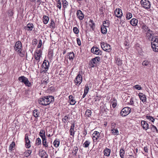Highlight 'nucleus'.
Listing matches in <instances>:
<instances>
[{"instance_id": "nucleus-14", "label": "nucleus", "mask_w": 158, "mask_h": 158, "mask_svg": "<svg viewBox=\"0 0 158 158\" xmlns=\"http://www.w3.org/2000/svg\"><path fill=\"white\" fill-rule=\"evenodd\" d=\"M34 27V26L32 23H28L24 27V28L26 31H31Z\"/></svg>"}, {"instance_id": "nucleus-53", "label": "nucleus", "mask_w": 158, "mask_h": 158, "mask_svg": "<svg viewBox=\"0 0 158 158\" xmlns=\"http://www.w3.org/2000/svg\"><path fill=\"white\" fill-rule=\"evenodd\" d=\"M73 31L76 34H78L79 33V30L76 27H74L73 28Z\"/></svg>"}, {"instance_id": "nucleus-10", "label": "nucleus", "mask_w": 158, "mask_h": 158, "mask_svg": "<svg viewBox=\"0 0 158 158\" xmlns=\"http://www.w3.org/2000/svg\"><path fill=\"white\" fill-rule=\"evenodd\" d=\"M36 53L35 57L38 63L40 60V57L42 55V51L41 49L36 50Z\"/></svg>"}, {"instance_id": "nucleus-32", "label": "nucleus", "mask_w": 158, "mask_h": 158, "mask_svg": "<svg viewBox=\"0 0 158 158\" xmlns=\"http://www.w3.org/2000/svg\"><path fill=\"white\" fill-rule=\"evenodd\" d=\"M151 43H158V36H156L153 37L151 40Z\"/></svg>"}, {"instance_id": "nucleus-62", "label": "nucleus", "mask_w": 158, "mask_h": 158, "mask_svg": "<svg viewBox=\"0 0 158 158\" xmlns=\"http://www.w3.org/2000/svg\"><path fill=\"white\" fill-rule=\"evenodd\" d=\"M130 104L134 106V102L132 98H131L130 99V102H129Z\"/></svg>"}, {"instance_id": "nucleus-57", "label": "nucleus", "mask_w": 158, "mask_h": 158, "mask_svg": "<svg viewBox=\"0 0 158 158\" xmlns=\"http://www.w3.org/2000/svg\"><path fill=\"white\" fill-rule=\"evenodd\" d=\"M42 45V41L41 40H39V44L38 45L37 48H40Z\"/></svg>"}, {"instance_id": "nucleus-18", "label": "nucleus", "mask_w": 158, "mask_h": 158, "mask_svg": "<svg viewBox=\"0 0 158 158\" xmlns=\"http://www.w3.org/2000/svg\"><path fill=\"white\" fill-rule=\"evenodd\" d=\"M139 96L140 100H141L143 103L145 102L146 100V98L145 94L142 93H139Z\"/></svg>"}, {"instance_id": "nucleus-38", "label": "nucleus", "mask_w": 158, "mask_h": 158, "mask_svg": "<svg viewBox=\"0 0 158 158\" xmlns=\"http://www.w3.org/2000/svg\"><path fill=\"white\" fill-rule=\"evenodd\" d=\"M31 150H28L26 151L24 153V156L26 157H28L31 153Z\"/></svg>"}, {"instance_id": "nucleus-20", "label": "nucleus", "mask_w": 158, "mask_h": 158, "mask_svg": "<svg viewBox=\"0 0 158 158\" xmlns=\"http://www.w3.org/2000/svg\"><path fill=\"white\" fill-rule=\"evenodd\" d=\"M108 27V25H102L101 27V32L104 34H106L107 32L106 27Z\"/></svg>"}, {"instance_id": "nucleus-1", "label": "nucleus", "mask_w": 158, "mask_h": 158, "mask_svg": "<svg viewBox=\"0 0 158 158\" xmlns=\"http://www.w3.org/2000/svg\"><path fill=\"white\" fill-rule=\"evenodd\" d=\"M54 101V98L53 96H48L40 98L39 100V103L43 106H47Z\"/></svg>"}, {"instance_id": "nucleus-50", "label": "nucleus", "mask_w": 158, "mask_h": 158, "mask_svg": "<svg viewBox=\"0 0 158 158\" xmlns=\"http://www.w3.org/2000/svg\"><path fill=\"white\" fill-rule=\"evenodd\" d=\"M122 60L119 59L117 58L116 60V63L118 65H121L122 64Z\"/></svg>"}, {"instance_id": "nucleus-61", "label": "nucleus", "mask_w": 158, "mask_h": 158, "mask_svg": "<svg viewBox=\"0 0 158 158\" xmlns=\"http://www.w3.org/2000/svg\"><path fill=\"white\" fill-rule=\"evenodd\" d=\"M115 126H116V124L115 123H112V124H111V128L112 129H114L115 127Z\"/></svg>"}, {"instance_id": "nucleus-16", "label": "nucleus", "mask_w": 158, "mask_h": 158, "mask_svg": "<svg viewBox=\"0 0 158 158\" xmlns=\"http://www.w3.org/2000/svg\"><path fill=\"white\" fill-rule=\"evenodd\" d=\"M152 48L154 51L158 52V43H151Z\"/></svg>"}, {"instance_id": "nucleus-25", "label": "nucleus", "mask_w": 158, "mask_h": 158, "mask_svg": "<svg viewBox=\"0 0 158 158\" xmlns=\"http://www.w3.org/2000/svg\"><path fill=\"white\" fill-rule=\"evenodd\" d=\"M110 152L111 150L110 149L108 148H106L103 152L104 155L107 156H110Z\"/></svg>"}, {"instance_id": "nucleus-64", "label": "nucleus", "mask_w": 158, "mask_h": 158, "mask_svg": "<svg viewBox=\"0 0 158 158\" xmlns=\"http://www.w3.org/2000/svg\"><path fill=\"white\" fill-rule=\"evenodd\" d=\"M29 140L28 139V135L27 134H26L25 135V140Z\"/></svg>"}, {"instance_id": "nucleus-49", "label": "nucleus", "mask_w": 158, "mask_h": 158, "mask_svg": "<svg viewBox=\"0 0 158 158\" xmlns=\"http://www.w3.org/2000/svg\"><path fill=\"white\" fill-rule=\"evenodd\" d=\"M149 62L148 60H145L142 62V64L143 66H147L149 64Z\"/></svg>"}, {"instance_id": "nucleus-9", "label": "nucleus", "mask_w": 158, "mask_h": 158, "mask_svg": "<svg viewBox=\"0 0 158 158\" xmlns=\"http://www.w3.org/2000/svg\"><path fill=\"white\" fill-rule=\"evenodd\" d=\"M100 57L99 56L96 57L90 60V63L91 64V66L94 67L95 64H97L100 62Z\"/></svg>"}, {"instance_id": "nucleus-60", "label": "nucleus", "mask_w": 158, "mask_h": 158, "mask_svg": "<svg viewBox=\"0 0 158 158\" xmlns=\"http://www.w3.org/2000/svg\"><path fill=\"white\" fill-rule=\"evenodd\" d=\"M82 133L83 135H84L83 137H85L87 134L86 130L85 129L83 131Z\"/></svg>"}, {"instance_id": "nucleus-45", "label": "nucleus", "mask_w": 158, "mask_h": 158, "mask_svg": "<svg viewBox=\"0 0 158 158\" xmlns=\"http://www.w3.org/2000/svg\"><path fill=\"white\" fill-rule=\"evenodd\" d=\"M120 156L122 158H123L124 156L125 153L123 149H121L120 150Z\"/></svg>"}, {"instance_id": "nucleus-12", "label": "nucleus", "mask_w": 158, "mask_h": 158, "mask_svg": "<svg viewBox=\"0 0 158 158\" xmlns=\"http://www.w3.org/2000/svg\"><path fill=\"white\" fill-rule=\"evenodd\" d=\"M100 137V133L97 131H94L92 134V138L94 141L95 140L96 141Z\"/></svg>"}, {"instance_id": "nucleus-28", "label": "nucleus", "mask_w": 158, "mask_h": 158, "mask_svg": "<svg viewBox=\"0 0 158 158\" xmlns=\"http://www.w3.org/2000/svg\"><path fill=\"white\" fill-rule=\"evenodd\" d=\"M43 20L44 23V24H47L49 20V17L46 15H44L43 17Z\"/></svg>"}, {"instance_id": "nucleus-2", "label": "nucleus", "mask_w": 158, "mask_h": 158, "mask_svg": "<svg viewBox=\"0 0 158 158\" xmlns=\"http://www.w3.org/2000/svg\"><path fill=\"white\" fill-rule=\"evenodd\" d=\"M14 50L19 53H21L22 49V45L20 41H17L14 48Z\"/></svg>"}, {"instance_id": "nucleus-43", "label": "nucleus", "mask_w": 158, "mask_h": 158, "mask_svg": "<svg viewBox=\"0 0 158 158\" xmlns=\"http://www.w3.org/2000/svg\"><path fill=\"white\" fill-rule=\"evenodd\" d=\"M25 146L27 148H29L31 147L30 141V140L25 141Z\"/></svg>"}, {"instance_id": "nucleus-22", "label": "nucleus", "mask_w": 158, "mask_h": 158, "mask_svg": "<svg viewBox=\"0 0 158 158\" xmlns=\"http://www.w3.org/2000/svg\"><path fill=\"white\" fill-rule=\"evenodd\" d=\"M89 23V25L90 27V29L93 30L95 27V24L94 21L92 19H90Z\"/></svg>"}, {"instance_id": "nucleus-30", "label": "nucleus", "mask_w": 158, "mask_h": 158, "mask_svg": "<svg viewBox=\"0 0 158 158\" xmlns=\"http://www.w3.org/2000/svg\"><path fill=\"white\" fill-rule=\"evenodd\" d=\"M33 115L35 117H37L40 114V112L38 110H35L33 112Z\"/></svg>"}, {"instance_id": "nucleus-34", "label": "nucleus", "mask_w": 158, "mask_h": 158, "mask_svg": "<svg viewBox=\"0 0 158 158\" xmlns=\"http://www.w3.org/2000/svg\"><path fill=\"white\" fill-rule=\"evenodd\" d=\"M112 134L114 135H118L119 134V132L117 129H114L111 130Z\"/></svg>"}, {"instance_id": "nucleus-3", "label": "nucleus", "mask_w": 158, "mask_h": 158, "mask_svg": "<svg viewBox=\"0 0 158 158\" xmlns=\"http://www.w3.org/2000/svg\"><path fill=\"white\" fill-rule=\"evenodd\" d=\"M101 47L102 49L106 52H110L111 51V48L110 46L106 43L102 42L101 44Z\"/></svg>"}, {"instance_id": "nucleus-24", "label": "nucleus", "mask_w": 158, "mask_h": 158, "mask_svg": "<svg viewBox=\"0 0 158 158\" xmlns=\"http://www.w3.org/2000/svg\"><path fill=\"white\" fill-rule=\"evenodd\" d=\"M39 135L41 137L42 139L46 138L45 136V131L44 130L41 129L40 130L39 132Z\"/></svg>"}, {"instance_id": "nucleus-23", "label": "nucleus", "mask_w": 158, "mask_h": 158, "mask_svg": "<svg viewBox=\"0 0 158 158\" xmlns=\"http://www.w3.org/2000/svg\"><path fill=\"white\" fill-rule=\"evenodd\" d=\"M39 155L41 158H47L48 156L46 152L44 151H42L39 153Z\"/></svg>"}, {"instance_id": "nucleus-52", "label": "nucleus", "mask_w": 158, "mask_h": 158, "mask_svg": "<svg viewBox=\"0 0 158 158\" xmlns=\"http://www.w3.org/2000/svg\"><path fill=\"white\" fill-rule=\"evenodd\" d=\"M132 17V14L130 13L127 14L126 18L127 19H129Z\"/></svg>"}, {"instance_id": "nucleus-47", "label": "nucleus", "mask_w": 158, "mask_h": 158, "mask_svg": "<svg viewBox=\"0 0 158 158\" xmlns=\"http://www.w3.org/2000/svg\"><path fill=\"white\" fill-rule=\"evenodd\" d=\"M63 6L64 8H65L67 7L68 5V2L66 0H64L62 1Z\"/></svg>"}, {"instance_id": "nucleus-56", "label": "nucleus", "mask_w": 158, "mask_h": 158, "mask_svg": "<svg viewBox=\"0 0 158 158\" xmlns=\"http://www.w3.org/2000/svg\"><path fill=\"white\" fill-rule=\"evenodd\" d=\"M151 32H150L149 31H148L147 32H145L146 34L147 35H150V36H152L153 34V33L152 32V31L151 30Z\"/></svg>"}, {"instance_id": "nucleus-36", "label": "nucleus", "mask_w": 158, "mask_h": 158, "mask_svg": "<svg viewBox=\"0 0 158 158\" xmlns=\"http://www.w3.org/2000/svg\"><path fill=\"white\" fill-rule=\"evenodd\" d=\"M91 111L89 110H87L85 112V115L87 117H90L91 116Z\"/></svg>"}, {"instance_id": "nucleus-7", "label": "nucleus", "mask_w": 158, "mask_h": 158, "mask_svg": "<svg viewBox=\"0 0 158 158\" xmlns=\"http://www.w3.org/2000/svg\"><path fill=\"white\" fill-rule=\"evenodd\" d=\"M91 52L97 55H101L102 54V52L98 47H93L91 49Z\"/></svg>"}, {"instance_id": "nucleus-40", "label": "nucleus", "mask_w": 158, "mask_h": 158, "mask_svg": "<svg viewBox=\"0 0 158 158\" xmlns=\"http://www.w3.org/2000/svg\"><path fill=\"white\" fill-rule=\"evenodd\" d=\"M53 51H49L48 53V57L50 59H52L53 56Z\"/></svg>"}, {"instance_id": "nucleus-42", "label": "nucleus", "mask_w": 158, "mask_h": 158, "mask_svg": "<svg viewBox=\"0 0 158 158\" xmlns=\"http://www.w3.org/2000/svg\"><path fill=\"white\" fill-rule=\"evenodd\" d=\"M78 148L77 146H75L73 148V151H74L73 155L74 156H76Z\"/></svg>"}, {"instance_id": "nucleus-51", "label": "nucleus", "mask_w": 158, "mask_h": 158, "mask_svg": "<svg viewBox=\"0 0 158 158\" xmlns=\"http://www.w3.org/2000/svg\"><path fill=\"white\" fill-rule=\"evenodd\" d=\"M89 88L88 87V85H85V89H84V93H85L87 94V93H88V91H89Z\"/></svg>"}, {"instance_id": "nucleus-35", "label": "nucleus", "mask_w": 158, "mask_h": 158, "mask_svg": "<svg viewBox=\"0 0 158 158\" xmlns=\"http://www.w3.org/2000/svg\"><path fill=\"white\" fill-rule=\"evenodd\" d=\"M90 142L88 140H86L83 144V147L84 148H88L90 144Z\"/></svg>"}, {"instance_id": "nucleus-21", "label": "nucleus", "mask_w": 158, "mask_h": 158, "mask_svg": "<svg viewBox=\"0 0 158 158\" xmlns=\"http://www.w3.org/2000/svg\"><path fill=\"white\" fill-rule=\"evenodd\" d=\"M149 128L151 130L152 132L158 133V130L156 127L153 124L151 125Z\"/></svg>"}, {"instance_id": "nucleus-63", "label": "nucleus", "mask_w": 158, "mask_h": 158, "mask_svg": "<svg viewBox=\"0 0 158 158\" xmlns=\"http://www.w3.org/2000/svg\"><path fill=\"white\" fill-rule=\"evenodd\" d=\"M13 13L12 11L11 10H9V15L11 16H13Z\"/></svg>"}, {"instance_id": "nucleus-41", "label": "nucleus", "mask_w": 158, "mask_h": 158, "mask_svg": "<svg viewBox=\"0 0 158 158\" xmlns=\"http://www.w3.org/2000/svg\"><path fill=\"white\" fill-rule=\"evenodd\" d=\"M51 22L50 24V27L54 29L55 28V24L52 20H51Z\"/></svg>"}, {"instance_id": "nucleus-31", "label": "nucleus", "mask_w": 158, "mask_h": 158, "mask_svg": "<svg viewBox=\"0 0 158 158\" xmlns=\"http://www.w3.org/2000/svg\"><path fill=\"white\" fill-rule=\"evenodd\" d=\"M60 144V140L59 139H56L53 142L54 146L57 148L59 147Z\"/></svg>"}, {"instance_id": "nucleus-59", "label": "nucleus", "mask_w": 158, "mask_h": 158, "mask_svg": "<svg viewBox=\"0 0 158 158\" xmlns=\"http://www.w3.org/2000/svg\"><path fill=\"white\" fill-rule=\"evenodd\" d=\"M117 105L116 103L115 102H112V105L113 108H115Z\"/></svg>"}, {"instance_id": "nucleus-17", "label": "nucleus", "mask_w": 158, "mask_h": 158, "mask_svg": "<svg viewBox=\"0 0 158 158\" xmlns=\"http://www.w3.org/2000/svg\"><path fill=\"white\" fill-rule=\"evenodd\" d=\"M77 17L80 20H82L83 19L84 17V15L81 10H78L77 13Z\"/></svg>"}, {"instance_id": "nucleus-27", "label": "nucleus", "mask_w": 158, "mask_h": 158, "mask_svg": "<svg viewBox=\"0 0 158 158\" xmlns=\"http://www.w3.org/2000/svg\"><path fill=\"white\" fill-rule=\"evenodd\" d=\"M68 56H69L68 58L70 60H73L74 57V54L73 52H71L68 53Z\"/></svg>"}, {"instance_id": "nucleus-46", "label": "nucleus", "mask_w": 158, "mask_h": 158, "mask_svg": "<svg viewBox=\"0 0 158 158\" xmlns=\"http://www.w3.org/2000/svg\"><path fill=\"white\" fill-rule=\"evenodd\" d=\"M41 141L40 138H38L36 139L35 143L37 145H39L41 144Z\"/></svg>"}, {"instance_id": "nucleus-19", "label": "nucleus", "mask_w": 158, "mask_h": 158, "mask_svg": "<svg viewBox=\"0 0 158 158\" xmlns=\"http://www.w3.org/2000/svg\"><path fill=\"white\" fill-rule=\"evenodd\" d=\"M74 124H72L71 126V128L69 131L70 135L71 136H72L73 137L74 136L75 132L74 130Z\"/></svg>"}, {"instance_id": "nucleus-4", "label": "nucleus", "mask_w": 158, "mask_h": 158, "mask_svg": "<svg viewBox=\"0 0 158 158\" xmlns=\"http://www.w3.org/2000/svg\"><path fill=\"white\" fill-rule=\"evenodd\" d=\"M139 24H140V27L142 29L143 32H145L148 31L151 32V30L142 21L140 20L139 21Z\"/></svg>"}, {"instance_id": "nucleus-55", "label": "nucleus", "mask_w": 158, "mask_h": 158, "mask_svg": "<svg viewBox=\"0 0 158 158\" xmlns=\"http://www.w3.org/2000/svg\"><path fill=\"white\" fill-rule=\"evenodd\" d=\"M76 102L75 100L73 99L70 100V104L71 105H74L75 104Z\"/></svg>"}, {"instance_id": "nucleus-13", "label": "nucleus", "mask_w": 158, "mask_h": 158, "mask_svg": "<svg viewBox=\"0 0 158 158\" xmlns=\"http://www.w3.org/2000/svg\"><path fill=\"white\" fill-rule=\"evenodd\" d=\"M141 124L144 130H147L149 128V125L146 121L143 120L142 121Z\"/></svg>"}, {"instance_id": "nucleus-6", "label": "nucleus", "mask_w": 158, "mask_h": 158, "mask_svg": "<svg viewBox=\"0 0 158 158\" xmlns=\"http://www.w3.org/2000/svg\"><path fill=\"white\" fill-rule=\"evenodd\" d=\"M140 3L142 6L146 9H149L150 8V2L148 0H141Z\"/></svg>"}, {"instance_id": "nucleus-8", "label": "nucleus", "mask_w": 158, "mask_h": 158, "mask_svg": "<svg viewBox=\"0 0 158 158\" xmlns=\"http://www.w3.org/2000/svg\"><path fill=\"white\" fill-rule=\"evenodd\" d=\"M49 67V62L46 60H44L42 65V69L43 70V71H47Z\"/></svg>"}, {"instance_id": "nucleus-29", "label": "nucleus", "mask_w": 158, "mask_h": 158, "mask_svg": "<svg viewBox=\"0 0 158 158\" xmlns=\"http://www.w3.org/2000/svg\"><path fill=\"white\" fill-rule=\"evenodd\" d=\"M27 78L24 77V76H21L19 77L18 80L19 81L22 83H24L25 81L27 79Z\"/></svg>"}, {"instance_id": "nucleus-37", "label": "nucleus", "mask_w": 158, "mask_h": 158, "mask_svg": "<svg viewBox=\"0 0 158 158\" xmlns=\"http://www.w3.org/2000/svg\"><path fill=\"white\" fill-rule=\"evenodd\" d=\"M42 144L44 146L45 148H47L48 146V143H47L46 138L42 139Z\"/></svg>"}, {"instance_id": "nucleus-33", "label": "nucleus", "mask_w": 158, "mask_h": 158, "mask_svg": "<svg viewBox=\"0 0 158 158\" xmlns=\"http://www.w3.org/2000/svg\"><path fill=\"white\" fill-rule=\"evenodd\" d=\"M146 118L149 121L152 123H154L155 120V119L153 117L147 115L146 116Z\"/></svg>"}, {"instance_id": "nucleus-15", "label": "nucleus", "mask_w": 158, "mask_h": 158, "mask_svg": "<svg viewBox=\"0 0 158 158\" xmlns=\"http://www.w3.org/2000/svg\"><path fill=\"white\" fill-rule=\"evenodd\" d=\"M114 13L115 16L118 18H120L122 17V13L120 9H116L115 10Z\"/></svg>"}, {"instance_id": "nucleus-39", "label": "nucleus", "mask_w": 158, "mask_h": 158, "mask_svg": "<svg viewBox=\"0 0 158 158\" xmlns=\"http://www.w3.org/2000/svg\"><path fill=\"white\" fill-rule=\"evenodd\" d=\"M15 143L14 142H12L11 144L10 145L9 147V150L11 151L13 150V149L15 147Z\"/></svg>"}, {"instance_id": "nucleus-48", "label": "nucleus", "mask_w": 158, "mask_h": 158, "mask_svg": "<svg viewBox=\"0 0 158 158\" xmlns=\"http://www.w3.org/2000/svg\"><path fill=\"white\" fill-rule=\"evenodd\" d=\"M61 2L60 1V0H58L57 2V6L59 8L60 10L61 8Z\"/></svg>"}, {"instance_id": "nucleus-26", "label": "nucleus", "mask_w": 158, "mask_h": 158, "mask_svg": "<svg viewBox=\"0 0 158 158\" xmlns=\"http://www.w3.org/2000/svg\"><path fill=\"white\" fill-rule=\"evenodd\" d=\"M138 23V20L135 19H133L130 21L131 24L134 26H136Z\"/></svg>"}, {"instance_id": "nucleus-5", "label": "nucleus", "mask_w": 158, "mask_h": 158, "mask_svg": "<svg viewBox=\"0 0 158 158\" xmlns=\"http://www.w3.org/2000/svg\"><path fill=\"white\" fill-rule=\"evenodd\" d=\"M131 109L128 107H125L122 109L120 112L121 115L125 116L131 112Z\"/></svg>"}, {"instance_id": "nucleus-58", "label": "nucleus", "mask_w": 158, "mask_h": 158, "mask_svg": "<svg viewBox=\"0 0 158 158\" xmlns=\"http://www.w3.org/2000/svg\"><path fill=\"white\" fill-rule=\"evenodd\" d=\"M77 44H78V45L79 46L80 45H81V41H80V39L78 38H77Z\"/></svg>"}, {"instance_id": "nucleus-11", "label": "nucleus", "mask_w": 158, "mask_h": 158, "mask_svg": "<svg viewBox=\"0 0 158 158\" xmlns=\"http://www.w3.org/2000/svg\"><path fill=\"white\" fill-rule=\"evenodd\" d=\"M82 77L81 74H78L76 77L74 83L76 85H79L81 82Z\"/></svg>"}, {"instance_id": "nucleus-54", "label": "nucleus", "mask_w": 158, "mask_h": 158, "mask_svg": "<svg viewBox=\"0 0 158 158\" xmlns=\"http://www.w3.org/2000/svg\"><path fill=\"white\" fill-rule=\"evenodd\" d=\"M134 87L135 89L138 90H141L142 89L141 86L139 85H135Z\"/></svg>"}, {"instance_id": "nucleus-44", "label": "nucleus", "mask_w": 158, "mask_h": 158, "mask_svg": "<svg viewBox=\"0 0 158 158\" xmlns=\"http://www.w3.org/2000/svg\"><path fill=\"white\" fill-rule=\"evenodd\" d=\"M24 84L26 86H27L28 87L30 86L31 85V82H29L27 78L25 81V82L24 83Z\"/></svg>"}]
</instances>
